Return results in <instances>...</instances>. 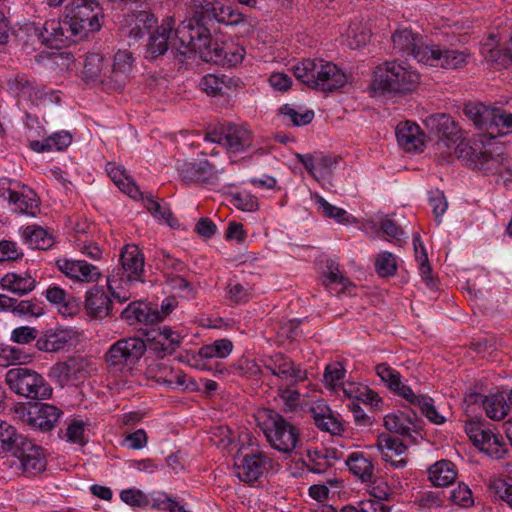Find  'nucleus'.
<instances>
[{
  "instance_id": "nucleus-1",
  "label": "nucleus",
  "mask_w": 512,
  "mask_h": 512,
  "mask_svg": "<svg viewBox=\"0 0 512 512\" xmlns=\"http://www.w3.org/2000/svg\"><path fill=\"white\" fill-rule=\"evenodd\" d=\"M119 264L108 277L107 285L113 298L124 303L131 299V289L145 282V258L136 244H127L121 249Z\"/></svg>"
},
{
  "instance_id": "nucleus-2",
  "label": "nucleus",
  "mask_w": 512,
  "mask_h": 512,
  "mask_svg": "<svg viewBox=\"0 0 512 512\" xmlns=\"http://www.w3.org/2000/svg\"><path fill=\"white\" fill-rule=\"evenodd\" d=\"M458 159L471 169L479 170L487 175L512 173L510 160L501 145H485L482 141H461L455 148Z\"/></svg>"
},
{
  "instance_id": "nucleus-3",
  "label": "nucleus",
  "mask_w": 512,
  "mask_h": 512,
  "mask_svg": "<svg viewBox=\"0 0 512 512\" xmlns=\"http://www.w3.org/2000/svg\"><path fill=\"white\" fill-rule=\"evenodd\" d=\"M292 70L300 82L324 92L339 89L347 82L346 74L336 64L323 59H305Z\"/></svg>"
},
{
  "instance_id": "nucleus-4",
  "label": "nucleus",
  "mask_w": 512,
  "mask_h": 512,
  "mask_svg": "<svg viewBox=\"0 0 512 512\" xmlns=\"http://www.w3.org/2000/svg\"><path fill=\"white\" fill-rule=\"evenodd\" d=\"M259 426L270 446L281 453H292L300 442L299 429L278 412L265 409L259 412Z\"/></svg>"
},
{
  "instance_id": "nucleus-5",
  "label": "nucleus",
  "mask_w": 512,
  "mask_h": 512,
  "mask_svg": "<svg viewBox=\"0 0 512 512\" xmlns=\"http://www.w3.org/2000/svg\"><path fill=\"white\" fill-rule=\"evenodd\" d=\"M5 383L12 392L25 398L44 400L52 395V388L45 378L26 367L9 369L5 374Z\"/></svg>"
},
{
  "instance_id": "nucleus-6",
  "label": "nucleus",
  "mask_w": 512,
  "mask_h": 512,
  "mask_svg": "<svg viewBox=\"0 0 512 512\" xmlns=\"http://www.w3.org/2000/svg\"><path fill=\"white\" fill-rule=\"evenodd\" d=\"M75 39L81 40L101 28L102 8L96 0H72L65 15Z\"/></svg>"
},
{
  "instance_id": "nucleus-7",
  "label": "nucleus",
  "mask_w": 512,
  "mask_h": 512,
  "mask_svg": "<svg viewBox=\"0 0 512 512\" xmlns=\"http://www.w3.org/2000/svg\"><path fill=\"white\" fill-rule=\"evenodd\" d=\"M145 341L136 336L114 342L104 354L109 371H122L131 368L146 352Z\"/></svg>"
},
{
  "instance_id": "nucleus-8",
  "label": "nucleus",
  "mask_w": 512,
  "mask_h": 512,
  "mask_svg": "<svg viewBox=\"0 0 512 512\" xmlns=\"http://www.w3.org/2000/svg\"><path fill=\"white\" fill-rule=\"evenodd\" d=\"M208 24L203 13L198 9L192 18L178 25L175 29V36L180 43V47L177 48L180 55L187 56L194 52L202 42H207V38L211 35L207 27Z\"/></svg>"
},
{
  "instance_id": "nucleus-9",
  "label": "nucleus",
  "mask_w": 512,
  "mask_h": 512,
  "mask_svg": "<svg viewBox=\"0 0 512 512\" xmlns=\"http://www.w3.org/2000/svg\"><path fill=\"white\" fill-rule=\"evenodd\" d=\"M385 69L377 74L379 87L383 91L405 93L411 91L419 82V74L395 61L386 62Z\"/></svg>"
},
{
  "instance_id": "nucleus-10",
  "label": "nucleus",
  "mask_w": 512,
  "mask_h": 512,
  "mask_svg": "<svg viewBox=\"0 0 512 512\" xmlns=\"http://www.w3.org/2000/svg\"><path fill=\"white\" fill-rule=\"evenodd\" d=\"M465 431L473 445L492 459H501L507 453L503 437L486 424L469 421L465 425Z\"/></svg>"
},
{
  "instance_id": "nucleus-11",
  "label": "nucleus",
  "mask_w": 512,
  "mask_h": 512,
  "mask_svg": "<svg viewBox=\"0 0 512 512\" xmlns=\"http://www.w3.org/2000/svg\"><path fill=\"white\" fill-rule=\"evenodd\" d=\"M204 140L223 145L229 154H237L251 147L253 134L244 126L229 124L219 130L208 132Z\"/></svg>"
},
{
  "instance_id": "nucleus-12",
  "label": "nucleus",
  "mask_w": 512,
  "mask_h": 512,
  "mask_svg": "<svg viewBox=\"0 0 512 512\" xmlns=\"http://www.w3.org/2000/svg\"><path fill=\"white\" fill-rule=\"evenodd\" d=\"M10 88L19 97L28 100L34 106H46L60 102L58 91L46 89V87L30 79L25 74H17L10 81Z\"/></svg>"
},
{
  "instance_id": "nucleus-13",
  "label": "nucleus",
  "mask_w": 512,
  "mask_h": 512,
  "mask_svg": "<svg viewBox=\"0 0 512 512\" xmlns=\"http://www.w3.org/2000/svg\"><path fill=\"white\" fill-rule=\"evenodd\" d=\"M230 339L222 338L210 344L203 345L196 356L192 358V366L199 370L223 373L226 369L218 359L227 358L233 351Z\"/></svg>"
},
{
  "instance_id": "nucleus-14",
  "label": "nucleus",
  "mask_w": 512,
  "mask_h": 512,
  "mask_svg": "<svg viewBox=\"0 0 512 512\" xmlns=\"http://www.w3.org/2000/svg\"><path fill=\"white\" fill-rule=\"evenodd\" d=\"M91 371L92 363L88 358L73 356L69 357L66 361L55 363L50 368L49 375L63 386L88 378Z\"/></svg>"
},
{
  "instance_id": "nucleus-15",
  "label": "nucleus",
  "mask_w": 512,
  "mask_h": 512,
  "mask_svg": "<svg viewBox=\"0 0 512 512\" xmlns=\"http://www.w3.org/2000/svg\"><path fill=\"white\" fill-rule=\"evenodd\" d=\"M35 32L42 44L55 49H61L78 40L75 39L66 17L47 20L42 27L36 28Z\"/></svg>"
},
{
  "instance_id": "nucleus-16",
  "label": "nucleus",
  "mask_w": 512,
  "mask_h": 512,
  "mask_svg": "<svg viewBox=\"0 0 512 512\" xmlns=\"http://www.w3.org/2000/svg\"><path fill=\"white\" fill-rule=\"evenodd\" d=\"M205 62L234 66L244 58L243 48L227 47L223 43L212 41L211 35L194 51Z\"/></svg>"
},
{
  "instance_id": "nucleus-17",
  "label": "nucleus",
  "mask_w": 512,
  "mask_h": 512,
  "mask_svg": "<svg viewBox=\"0 0 512 512\" xmlns=\"http://www.w3.org/2000/svg\"><path fill=\"white\" fill-rule=\"evenodd\" d=\"M62 415L63 411L52 404L36 403L23 409L22 421L33 429L48 432L55 428Z\"/></svg>"
},
{
  "instance_id": "nucleus-18",
  "label": "nucleus",
  "mask_w": 512,
  "mask_h": 512,
  "mask_svg": "<svg viewBox=\"0 0 512 512\" xmlns=\"http://www.w3.org/2000/svg\"><path fill=\"white\" fill-rule=\"evenodd\" d=\"M393 49L403 55H411L418 62L424 63L428 60V53L431 46L425 45L423 36L410 28L396 30L392 35Z\"/></svg>"
},
{
  "instance_id": "nucleus-19",
  "label": "nucleus",
  "mask_w": 512,
  "mask_h": 512,
  "mask_svg": "<svg viewBox=\"0 0 512 512\" xmlns=\"http://www.w3.org/2000/svg\"><path fill=\"white\" fill-rule=\"evenodd\" d=\"M272 467V459L263 452L247 454L234 463L236 476L243 482L254 483Z\"/></svg>"
},
{
  "instance_id": "nucleus-20",
  "label": "nucleus",
  "mask_w": 512,
  "mask_h": 512,
  "mask_svg": "<svg viewBox=\"0 0 512 512\" xmlns=\"http://www.w3.org/2000/svg\"><path fill=\"white\" fill-rule=\"evenodd\" d=\"M12 455L19 459L23 472L29 476L42 472L46 467V459L42 447L36 445L25 436L20 439Z\"/></svg>"
},
{
  "instance_id": "nucleus-21",
  "label": "nucleus",
  "mask_w": 512,
  "mask_h": 512,
  "mask_svg": "<svg viewBox=\"0 0 512 512\" xmlns=\"http://www.w3.org/2000/svg\"><path fill=\"white\" fill-rule=\"evenodd\" d=\"M194 5L201 10L208 23L215 21L225 25H237L244 21L242 13L221 1L194 0Z\"/></svg>"
},
{
  "instance_id": "nucleus-22",
  "label": "nucleus",
  "mask_w": 512,
  "mask_h": 512,
  "mask_svg": "<svg viewBox=\"0 0 512 512\" xmlns=\"http://www.w3.org/2000/svg\"><path fill=\"white\" fill-rule=\"evenodd\" d=\"M264 367L279 379L289 381L290 385H296L307 379V372L282 353H276L269 357L265 361Z\"/></svg>"
},
{
  "instance_id": "nucleus-23",
  "label": "nucleus",
  "mask_w": 512,
  "mask_h": 512,
  "mask_svg": "<svg viewBox=\"0 0 512 512\" xmlns=\"http://www.w3.org/2000/svg\"><path fill=\"white\" fill-rule=\"evenodd\" d=\"M426 125L439 136L438 148L441 146L450 148L451 145L457 144L462 138L458 124L444 113L429 116L426 119Z\"/></svg>"
},
{
  "instance_id": "nucleus-24",
  "label": "nucleus",
  "mask_w": 512,
  "mask_h": 512,
  "mask_svg": "<svg viewBox=\"0 0 512 512\" xmlns=\"http://www.w3.org/2000/svg\"><path fill=\"white\" fill-rule=\"evenodd\" d=\"M385 428L404 437H411L412 433L420 434L422 420L413 410L398 411L384 417Z\"/></svg>"
},
{
  "instance_id": "nucleus-25",
  "label": "nucleus",
  "mask_w": 512,
  "mask_h": 512,
  "mask_svg": "<svg viewBox=\"0 0 512 512\" xmlns=\"http://www.w3.org/2000/svg\"><path fill=\"white\" fill-rule=\"evenodd\" d=\"M182 337L170 327H163L152 338L145 341L146 351L156 358L163 359L166 355L172 354L180 346Z\"/></svg>"
},
{
  "instance_id": "nucleus-26",
  "label": "nucleus",
  "mask_w": 512,
  "mask_h": 512,
  "mask_svg": "<svg viewBox=\"0 0 512 512\" xmlns=\"http://www.w3.org/2000/svg\"><path fill=\"white\" fill-rule=\"evenodd\" d=\"M56 266L66 277L78 282H95L101 275L97 266L84 260L60 258L56 260Z\"/></svg>"
},
{
  "instance_id": "nucleus-27",
  "label": "nucleus",
  "mask_w": 512,
  "mask_h": 512,
  "mask_svg": "<svg viewBox=\"0 0 512 512\" xmlns=\"http://www.w3.org/2000/svg\"><path fill=\"white\" fill-rule=\"evenodd\" d=\"M396 138L399 146L406 152L420 153L424 149L425 135L415 122H400L396 127Z\"/></svg>"
},
{
  "instance_id": "nucleus-28",
  "label": "nucleus",
  "mask_w": 512,
  "mask_h": 512,
  "mask_svg": "<svg viewBox=\"0 0 512 512\" xmlns=\"http://www.w3.org/2000/svg\"><path fill=\"white\" fill-rule=\"evenodd\" d=\"M178 171L185 183H213L217 179V171L207 160L185 162Z\"/></svg>"
},
{
  "instance_id": "nucleus-29",
  "label": "nucleus",
  "mask_w": 512,
  "mask_h": 512,
  "mask_svg": "<svg viewBox=\"0 0 512 512\" xmlns=\"http://www.w3.org/2000/svg\"><path fill=\"white\" fill-rule=\"evenodd\" d=\"M428 53V60L424 64L441 67L445 69H458L466 65L467 54L463 51L453 49H441L438 46H431Z\"/></svg>"
},
{
  "instance_id": "nucleus-30",
  "label": "nucleus",
  "mask_w": 512,
  "mask_h": 512,
  "mask_svg": "<svg viewBox=\"0 0 512 512\" xmlns=\"http://www.w3.org/2000/svg\"><path fill=\"white\" fill-rule=\"evenodd\" d=\"M121 318L129 325L155 324L159 322L158 308L142 301H133L121 312Z\"/></svg>"
},
{
  "instance_id": "nucleus-31",
  "label": "nucleus",
  "mask_w": 512,
  "mask_h": 512,
  "mask_svg": "<svg viewBox=\"0 0 512 512\" xmlns=\"http://www.w3.org/2000/svg\"><path fill=\"white\" fill-rule=\"evenodd\" d=\"M133 67L132 53L127 50H119L113 58L111 70L104 72L107 78L116 88H122L128 80Z\"/></svg>"
},
{
  "instance_id": "nucleus-32",
  "label": "nucleus",
  "mask_w": 512,
  "mask_h": 512,
  "mask_svg": "<svg viewBox=\"0 0 512 512\" xmlns=\"http://www.w3.org/2000/svg\"><path fill=\"white\" fill-rule=\"evenodd\" d=\"M315 426L332 435H340L344 428L340 420L324 402H316L310 409Z\"/></svg>"
},
{
  "instance_id": "nucleus-33",
  "label": "nucleus",
  "mask_w": 512,
  "mask_h": 512,
  "mask_svg": "<svg viewBox=\"0 0 512 512\" xmlns=\"http://www.w3.org/2000/svg\"><path fill=\"white\" fill-rule=\"evenodd\" d=\"M173 18L163 20L161 26L150 34L147 43V54L149 58L155 59L163 55L168 50V40L174 26Z\"/></svg>"
},
{
  "instance_id": "nucleus-34",
  "label": "nucleus",
  "mask_w": 512,
  "mask_h": 512,
  "mask_svg": "<svg viewBox=\"0 0 512 512\" xmlns=\"http://www.w3.org/2000/svg\"><path fill=\"white\" fill-rule=\"evenodd\" d=\"M85 309L89 316L102 319L110 315L112 300L102 288L94 286L86 293Z\"/></svg>"
},
{
  "instance_id": "nucleus-35",
  "label": "nucleus",
  "mask_w": 512,
  "mask_h": 512,
  "mask_svg": "<svg viewBox=\"0 0 512 512\" xmlns=\"http://www.w3.org/2000/svg\"><path fill=\"white\" fill-rule=\"evenodd\" d=\"M39 203L34 190L21 183V188L16 191V196L12 197L8 205L15 213L35 216L39 210Z\"/></svg>"
},
{
  "instance_id": "nucleus-36",
  "label": "nucleus",
  "mask_w": 512,
  "mask_h": 512,
  "mask_svg": "<svg viewBox=\"0 0 512 512\" xmlns=\"http://www.w3.org/2000/svg\"><path fill=\"white\" fill-rule=\"evenodd\" d=\"M339 459L335 448L308 450L304 464L309 471L317 474L325 473Z\"/></svg>"
},
{
  "instance_id": "nucleus-37",
  "label": "nucleus",
  "mask_w": 512,
  "mask_h": 512,
  "mask_svg": "<svg viewBox=\"0 0 512 512\" xmlns=\"http://www.w3.org/2000/svg\"><path fill=\"white\" fill-rule=\"evenodd\" d=\"M484 115L487 119L485 130L498 135L512 133V111L509 108L491 107Z\"/></svg>"
},
{
  "instance_id": "nucleus-38",
  "label": "nucleus",
  "mask_w": 512,
  "mask_h": 512,
  "mask_svg": "<svg viewBox=\"0 0 512 512\" xmlns=\"http://www.w3.org/2000/svg\"><path fill=\"white\" fill-rule=\"evenodd\" d=\"M345 463L349 471L363 483L371 482L374 478V464L369 455L355 451L349 454Z\"/></svg>"
},
{
  "instance_id": "nucleus-39",
  "label": "nucleus",
  "mask_w": 512,
  "mask_h": 512,
  "mask_svg": "<svg viewBox=\"0 0 512 512\" xmlns=\"http://www.w3.org/2000/svg\"><path fill=\"white\" fill-rule=\"evenodd\" d=\"M377 446L382 450L383 459L395 468H404L407 464V459L402 457L399 460H392V455L389 452H393L395 455H402L407 450V446L398 438L389 435L381 434L377 440Z\"/></svg>"
},
{
  "instance_id": "nucleus-40",
  "label": "nucleus",
  "mask_w": 512,
  "mask_h": 512,
  "mask_svg": "<svg viewBox=\"0 0 512 512\" xmlns=\"http://www.w3.org/2000/svg\"><path fill=\"white\" fill-rule=\"evenodd\" d=\"M427 472L429 481L436 487L449 486L457 478L456 465L450 460L437 461L428 468Z\"/></svg>"
},
{
  "instance_id": "nucleus-41",
  "label": "nucleus",
  "mask_w": 512,
  "mask_h": 512,
  "mask_svg": "<svg viewBox=\"0 0 512 512\" xmlns=\"http://www.w3.org/2000/svg\"><path fill=\"white\" fill-rule=\"evenodd\" d=\"M376 374L386 386L398 396H412V389L402 383L401 374L387 363H380L375 367Z\"/></svg>"
},
{
  "instance_id": "nucleus-42",
  "label": "nucleus",
  "mask_w": 512,
  "mask_h": 512,
  "mask_svg": "<svg viewBox=\"0 0 512 512\" xmlns=\"http://www.w3.org/2000/svg\"><path fill=\"white\" fill-rule=\"evenodd\" d=\"M72 141L70 133L66 131L56 132L43 140H31L29 147L31 150L42 153L50 151H62L66 149Z\"/></svg>"
},
{
  "instance_id": "nucleus-43",
  "label": "nucleus",
  "mask_w": 512,
  "mask_h": 512,
  "mask_svg": "<svg viewBox=\"0 0 512 512\" xmlns=\"http://www.w3.org/2000/svg\"><path fill=\"white\" fill-rule=\"evenodd\" d=\"M237 86V80L232 77L215 74H207L200 81V87L208 95H224L228 90Z\"/></svg>"
},
{
  "instance_id": "nucleus-44",
  "label": "nucleus",
  "mask_w": 512,
  "mask_h": 512,
  "mask_svg": "<svg viewBox=\"0 0 512 512\" xmlns=\"http://www.w3.org/2000/svg\"><path fill=\"white\" fill-rule=\"evenodd\" d=\"M106 171L111 180L122 192L126 193L131 198H137L141 195L138 186L135 184L133 179L127 175L123 168L116 166L115 164L108 163Z\"/></svg>"
},
{
  "instance_id": "nucleus-45",
  "label": "nucleus",
  "mask_w": 512,
  "mask_h": 512,
  "mask_svg": "<svg viewBox=\"0 0 512 512\" xmlns=\"http://www.w3.org/2000/svg\"><path fill=\"white\" fill-rule=\"evenodd\" d=\"M4 289L19 296L30 293L36 285V281L29 274L8 273L1 279Z\"/></svg>"
},
{
  "instance_id": "nucleus-46",
  "label": "nucleus",
  "mask_w": 512,
  "mask_h": 512,
  "mask_svg": "<svg viewBox=\"0 0 512 512\" xmlns=\"http://www.w3.org/2000/svg\"><path fill=\"white\" fill-rule=\"evenodd\" d=\"M482 406L486 415L493 420L503 419L510 409V404H508L506 395L503 392L484 396Z\"/></svg>"
},
{
  "instance_id": "nucleus-47",
  "label": "nucleus",
  "mask_w": 512,
  "mask_h": 512,
  "mask_svg": "<svg viewBox=\"0 0 512 512\" xmlns=\"http://www.w3.org/2000/svg\"><path fill=\"white\" fill-rule=\"evenodd\" d=\"M69 340L65 330H48L37 338L36 347L44 352H56L65 347Z\"/></svg>"
},
{
  "instance_id": "nucleus-48",
  "label": "nucleus",
  "mask_w": 512,
  "mask_h": 512,
  "mask_svg": "<svg viewBox=\"0 0 512 512\" xmlns=\"http://www.w3.org/2000/svg\"><path fill=\"white\" fill-rule=\"evenodd\" d=\"M322 283L331 294L344 292L350 285V281L340 273L338 265L333 261L327 264V271L323 273Z\"/></svg>"
},
{
  "instance_id": "nucleus-49",
  "label": "nucleus",
  "mask_w": 512,
  "mask_h": 512,
  "mask_svg": "<svg viewBox=\"0 0 512 512\" xmlns=\"http://www.w3.org/2000/svg\"><path fill=\"white\" fill-rule=\"evenodd\" d=\"M343 392L348 398H355L362 401L365 404H369L375 409H381L382 399L377 392L370 389L368 386L359 385L354 386L349 384L348 387L343 388Z\"/></svg>"
},
{
  "instance_id": "nucleus-50",
  "label": "nucleus",
  "mask_w": 512,
  "mask_h": 512,
  "mask_svg": "<svg viewBox=\"0 0 512 512\" xmlns=\"http://www.w3.org/2000/svg\"><path fill=\"white\" fill-rule=\"evenodd\" d=\"M103 57L99 53H87L82 71L83 79L86 82L100 80L102 83L108 79L104 77Z\"/></svg>"
},
{
  "instance_id": "nucleus-51",
  "label": "nucleus",
  "mask_w": 512,
  "mask_h": 512,
  "mask_svg": "<svg viewBox=\"0 0 512 512\" xmlns=\"http://www.w3.org/2000/svg\"><path fill=\"white\" fill-rule=\"evenodd\" d=\"M156 368H159V369H163L165 373H163V375H157V382H160V383H165L167 384L169 387H175V386H178V387H183V386H187V375L184 374L182 371L178 370V371H174L173 368L171 367H168L166 364L164 363H155V364H150L148 366V369H147V372L148 373H153Z\"/></svg>"
},
{
  "instance_id": "nucleus-52",
  "label": "nucleus",
  "mask_w": 512,
  "mask_h": 512,
  "mask_svg": "<svg viewBox=\"0 0 512 512\" xmlns=\"http://www.w3.org/2000/svg\"><path fill=\"white\" fill-rule=\"evenodd\" d=\"M25 236L30 246L34 249L47 250L54 244L53 236L40 226L26 227Z\"/></svg>"
},
{
  "instance_id": "nucleus-53",
  "label": "nucleus",
  "mask_w": 512,
  "mask_h": 512,
  "mask_svg": "<svg viewBox=\"0 0 512 512\" xmlns=\"http://www.w3.org/2000/svg\"><path fill=\"white\" fill-rule=\"evenodd\" d=\"M157 24V18L154 14L145 10L138 11L135 14V27L129 31V37L140 39L145 34H151V29Z\"/></svg>"
},
{
  "instance_id": "nucleus-54",
  "label": "nucleus",
  "mask_w": 512,
  "mask_h": 512,
  "mask_svg": "<svg viewBox=\"0 0 512 512\" xmlns=\"http://www.w3.org/2000/svg\"><path fill=\"white\" fill-rule=\"evenodd\" d=\"M23 437L16 429L5 421L0 420V454L11 453Z\"/></svg>"
},
{
  "instance_id": "nucleus-55",
  "label": "nucleus",
  "mask_w": 512,
  "mask_h": 512,
  "mask_svg": "<svg viewBox=\"0 0 512 512\" xmlns=\"http://www.w3.org/2000/svg\"><path fill=\"white\" fill-rule=\"evenodd\" d=\"M147 210L158 220H163L167 225L172 228L178 227V220L173 216L168 206L161 205L158 201L151 196L143 199Z\"/></svg>"
},
{
  "instance_id": "nucleus-56",
  "label": "nucleus",
  "mask_w": 512,
  "mask_h": 512,
  "mask_svg": "<svg viewBox=\"0 0 512 512\" xmlns=\"http://www.w3.org/2000/svg\"><path fill=\"white\" fill-rule=\"evenodd\" d=\"M446 496L444 492L440 491H425L421 492L416 498L414 503L423 510H435L442 508L445 503Z\"/></svg>"
},
{
  "instance_id": "nucleus-57",
  "label": "nucleus",
  "mask_w": 512,
  "mask_h": 512,
  "mask_svg": "<svg viewBox=\"0 0 512 512\" xmlns=\"http://www.w3.org/2000/svg\"><path fill=\"white\" fill-rule=\"evenodd\" d=\"M227 298L235 304L248 302L252 297L251 287L248 283L229 282L226 286Z\"/></svg>"
},
{
  "instance_id": "nucleus-58",
  "label": "nucleus",
  "mask_w": 512,
  "mask_h": 512,
  "mask_svg": "<svg viewBox=\"0 0 512 512\" xmlns=\"http://www.w3.org/2000/svg\"><path fill=\"white\" fill-rule=\"evenodd\" d=\"M375 271L380 277H390L397 271L395 256L390 252L380 253L375 260Z\"/></svg>"
},
{
  "instance_id": "nucleus-59",
  "label": "nucleus",
  "mask_w": 512,
  "mask_h": 512,
  "mask_svg": "<svg viewBox=\"0 0 512 512\" xmlns=\"http://www.w3.org/2000/svg\"><path fill=\"white\" fill-rule=\"evenodd\" d=\"M280 114L287 117L293 126H305L312 122L314 112L312 110L298 111L288 104L283 105L279 109Z\"/></svg>"
},
{
  "instance_id": "nucleus-60",
  "label": "nucleus",
  "mask_w": 512,
  "mask_h": 512,
  "mask_svg": "<svg viewBox=\"0 0 512 512\" xmlns=\"http://www.w3.org/2000/svg\"><path fill=\"white\" fill-rule=\"evenodd\" d=\"M451 501L463 508H469L474 505V498L468 485L461 482L450 493Z\"/></svg>"
},
{
  "instance_id": "nucleus-61",
  "label": "nucleus",
  "mask_w": 512,
  "mask_h": 512,
  "mask_svg": "<svg viewBox=\"0 0 512 512\" xmlns=\"http://www.w3.org/2000/svg\"><path fill=\"white\" fill-rule=\"evenodd\" d=\"M65 438L70 443L84 446L87 443L85 423L82 420H72L66 428Z\"/></svg>"
},
{
  "instance_id": "nucleus-62",
  "label": "nucleus",
  "mask_w": 512,
  "mask_h": 512,
  "mask_svg": "<svg viewBox=\"0 0 512 512\" xmlns=\"http://www.w3.org/2000/svg\"><path fill=\"white\" fill-rule=\"evenodd\" d=\"M491 107L483 104L468 103L464 106V114L469 117L479 129H485L487 126V119L484 115L486 110Z\"/></svg>"
},
{
  "instance_id": "nucleus-63",
  "label": "nucleus",
  "mask_w": 512,
  "mask_h": 512,
  "mask_svg": "<svg viewBox=\"0 0 512 512\" xmlns=\"http://www.w3.org/2000/svg\"><path fill=\"white\" fill-rule=\"evenodd\" d=\"M23 256L24 253L16 242L11 240L0 241V263L14 262L22 259Z\"/></svg>"
},
{
  "instance_id": "nucleus-64",
  "label": "nucleus",
  "mask_w": 512,
  "mask_h": 512,
  "mask_svg": "<svg viewBox=\"0 0 512 512\" xmlns=\"http://www.w3.org/2000/svg\"><path fill=\"white\" fill-rule=\"evenodd\" d=\"M278 396L282 400L285 410L296 412L301 406L299 391L290 387H279Z\"/></svg>"
}]
</instances>
